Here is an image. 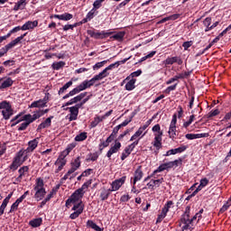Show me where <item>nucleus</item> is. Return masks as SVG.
<instances>
[{
    "label": "nucleus",
    "mask_w": 231,
    "mask_h": 231,
    "mask_svg": "<svg viewBox=\"0 0 231 231\" xmlns=\"http://www.w3.org/2000/svg\"><path fill=\"white\" fill-rule=\"evenodd\" d=\"M185 137L187 140H198V138H208V134H187Z\"/></svg>",
    "instance_id": "18"
},
{
    "label": "nucleus",
    "mask_w": 231,
    "mask_h": 231,
    "mask_svg": "<svg viewBox=\"0 0 231 231\" xmlns=\"http://www.w3.org/2000/svg\"><path fill=\"white\" fill-rule=\"evenodd\" d=\"M39 26V22L37 20L32 22L28 21L22 26V31L26 32V30H33Z\"/></svg>",
    "instance_id": "16"
},
{
    "label": "nucleus",
    "mask_w": 231,
    "mask_h": 231,
    "mask_svg": "<svg viewBox=\"0 0 231 231\" xmlns=\"http://www.w3.org/2000/svg\"><path fill=\"white\" fill-rule=\"evenodd\" d=\"M163 171H169L167 168V162L161 164L156 170L155 172H163Z\"/></svg>",
    "instance_id": "59"
},
{
    "label": "nucleus",
    "mask_w": 231,
    "mask_h": 231,
    "mask_svg": "<svg viewBox=\"0 0 231 231\" xmlns=\"http://www.w3.org/2000/svg\"><path fill=\"white\" fill-rule=\"evenodd\" d=\"M17 210H19V204L16 202H14L9 210V214H12L13 212H17Z\"/></svg>",
    "instance_id": "60"
},
{
    "label": "nucleus",
    "mask_w": 231,
    "mask_h": 231,
    "mask_svg": "<svg viewBox=\"0 0 231 231\" xmlns=\"http://www.w3.org/2000/svg\"><path fill=\"white\" fill-rule=\"evenodd\" d=\"M192 44H194V42L192 41L184 42L182 43V48H184V50L187 51V50H189V48H190V46H192Z\"/></svg>",
    "instance_id": "64"
},
{
    "label": "nucleus",
    "mask_w": 231,
    "mask_h": 231,
    "mask_svg": "<svg viewBox=\"0 0 231 231\" xmlns=\"http://www.w3.org/2000/svg\"><path fill=\"white\" fill-rule=\"evenodd\" d=\"M131 152H133L131 150H129L128 147L126 146L121 154L122 162H124V160H125L127 157H129L131 155Z\"/></svg>",
    "instance_id": "35"
},
{
    "label": "nucleus",
    "mask_w": 231,
    "mask_h": 231,
    "mask_svg": "<svg viewBox=\"0 0 231 231\" xmlns=\"http://www.w3.org/2000/svg\"><path fill=\"white\" fill-rule=\"evenodd\" d=\"M12 107V104H10V102L5 100V101H2L0 103V109H3V111L5 109H10Z\"/></svg>",
    "instance_id": "45"
},
{
    "label": "nucleus",
    "mask_w": 231,
    "mask_h": 231,
    "mask_svg": "<svg viewBox=\"0 0 231 231\" xmlns=\"http://www.w3.org/2000/svg\"><path fill=\"white\" fill-rule=\"evenodd\" d=\"M87 226H88V228H92V230H95V231H104V229L101 228L100 226H98V225H97V223H94L93 220H88Z\"/></svg>",
    "instance_id": "26"
},
{
    "label": "nucleus",
    "mask_w": 231,
    "mask_h": 231,
    "mask_svg": "<svg viewBox=\"0 0 231 231\" xmlns=\"http://www.w3.org/2000/svg\"><path fill=\"white\" fill-rule=\"evenodd\" d=\"M34 189H45L44 188V180L41 178L36 180V185L33 188Z\"/></svg>",
    "instance_id": "40"
},
{
    "label": "nucleus",
    "mask_w": 231,
    "mask_h": 231,
    "mask_svg": "<svg viewBox=\"0 0 231 231\" xmlns=\"http://www.w3.org/2000/svg\"><path fill=\"white\" fill-rule=\"evenodd\" d=\"M30 171L29 166H23L18 170L19 176L15 179V182H14V185H17V183H21L23 181V176L26 174Z\"/></svg>",
    "instance_id": "13"
},
{
    "label": "nucleus",
    "mask_w": 231,
    "mask_h": 231,
    "mask_svg": "<svg viewBox=\"0 0 231 231\" xmlns=\"http://www.w3.org/2000/svg\"><path fill=\"white\" fill-rule=\"evenodd\" d=\"M231 207V200H227L223 207L220 208L219 212L220 214H223L225 212H226V210H228V208H230Z\"/></svg>",
    "instance_id": "44"
},
{
    "label": "nucleus",
    "mask_w": 231,
    "mask_h": 231,
    "mask_svg": "<svg viewBox=\"0 0 231 231\" xmlns=\"http://www.w3.org/2000/svg\"><path fill=\"white\" fill-rule=\"evenodd\" d=\"M88 138V133L83 132L75 137V142H84Z\"/></svg>",
    "instance_id": "34"
},
{
    "label": "nucleus",
    "mask_w": 231,
    "mask_h": 231,
    "mask_svg": "<svg viewBox=\"0 0 231 231\" xmlns=\"http://www.w3.org/2000/svg\"><path fill=\"white\" fill-rule=\"evenodd\" d=\"M162 136L163 135H162L161 133L154 134V139L153 142L152 143V145H153V147H155L157 151H160V149L163 147V145L162 144Z\"/></svg>",
    "instance_id": "10"
},
{
    "label": "nucleus",
    "mask_w": 231,
    "mask_h": 231,
    "mask_svg": "<svg viewBox=\"0 0 231 231\" xmlns=\"http://www.w3.org/2000/svg\"><path fill=\"white\" fill-rule=\"evenodd\" d=\"M102 122V119H100V116H96L94 120L90 123V127L93 129L98 125Z\"/></svg>",
    "instance_id": "48"
},
{
    "label": "nucleus",
    "mask_w": 231,
    "mask_h": 231,
    "mask_svg": "<svg viewBox=\"0 0 231 231\" xmlns=\"http://www.w3.org/2000/svg\"><path fill=\"white\" fill-rule=\"evenodd\" d=\"M219 113V109L211 110L206 116L207 118H213V116H217Z\"/></svg>",
    "instance_id": "58"
},
{
    "label": "nucleus",
    "mask_w": 231,
    "mask_h": 231,
    "mask_svg": "<svg viewBox=\"0 0 231 231\" xmlns=\"http://www.w3.org/2000/svg\"><path fill=\"white\" fill-rule=\"evenodd\" d=\"M162 63L166 68L167 66H172V64H178L179 66H181V64H183V60L180 56L168 57L165 60L162 61Z\"/></svg>",
    "instance_id": "5"
},
{
    "label": "nucleus",
    "mask_w": 231,
    "mask_h": 231,
    "mask_svg": "<svg viewBox=\"0 0 231 231\" xmlns=\"http://www.w3.org/2000/svg\"><path fill=\"white\" fill-rule=\"evenodd\" d=\"M39 145V137L29 141L28 142V147L26 150H24V152H33L35 149H37V146Z\"/></svg>",
    "instance_id": "14"
},
{
    "label": "nucleus",
    "mask_w": 231,
    "mask_h": 231,
    "mask_svg": "<svg viewBox=\"0 0 231 231\" xmlns=\"http://www.w3.org/2000/svg\"><path fill=\"white\" fill-rule=\"evenodd\" d=\"M106 77H109V73H106V71L103 70L92 79H94V82H97V80H102V79H106Z\"/></svg>",
    "instance_id": "32"
},
{
    "label": "nucleus",
    "mask_w": 231,
    "mask_h": 231,
    "mask_svg": "<svg viewBox=\"0 0 231 231\" xmlns=\"http://www.w3.org/2000/svg\"><path fill=\"white\" fill-rule=\"evenodd\" d=\"M195 118H196V116L195 115H191L189 116V119L183 123V127L185 129H187V127H189L192 124V122H194Z\"/></svg>",
    "instance_id": "47"
},
{
    "label": "nucleus",
    "mask_w": 231,
    "mask_h": 231,
    "mask_svg": "<svg viewBox=\"0 0 231 231\" xmlns=\"http://www.w3.org/2000/svg\"><path fill=\"white\" fill-rule=\"evenodd\" d=\"M69 110L70 116L69 117V122H73V120H77L79 116V110L76 106L67 107Z\"/></svg>",
    "instance_id": "19"
},
{
    "label": "nucleus",
    "mask_w": 231,
    "mask_h": 231,
    "mask_svg": "<svg viewBox=\"0 0 231 231\" xmlns=\"http://www.w3.org/2000/svg\"><path fill=\"white\" fill-rule=\"evenodd\" d=\"M140 75H142V69L134 71L130 74V76L126 77V79L124 80V82H125V80H131V77H132V79H134V77H140Z\"/></svg>",
    "instance_id": "39"
},
{
    "label": "nucleus",
    "mask_w": 231,
    "mask_h": 231,
    "mask_svg": "<svg viewBox=\"0 0 231 231\" xmlns=\"http://www.w3.org/2000/svg\"><path fill=\"white\" fill-rule=\"evenodd\" d=\"M2 115L5 120H10L11 116H14V108L11 106V108L2 110Z\"/></svg>",
    "instance_id": "22"
},
{
    "label": "nucleus",
    "mask_w": 231,
    "mask_h": 231,
    "mask_svg": "<svg viewBox=\"0 0 231 231\" xmlns=\"http://www.w3.org/2000/svg\"><path fill=\"white\" fill-rule=\"evenodd\" d=\"M88 156L89 158L87 159V162H97V160H98L99 154L97 152H96L94 153H89Z\"/></svg>",
    "instance_id": "46"
},
{
    "label": "nucleus",
    "mask_w": 231,
    "mask_h": 231,
    "mask_svg": "<svg viewBox=\"0 0 231 231\" xmlns=\"http://www.w3.org/2000/svg\"><path fill=\"white\" fill-rule=\"evenodd\" d=\"M82 198H84L83 193H80L76 189L70 197L66 200L65 207L69 208L73 205L71 210L73 213L69 215V219H77L84 212V202H82Z\"/></svg>",
    "instance_id": "1"
},
{
    "label": "nucleus",
    "mask_w": 231,
    "mask_h": 231,
    "mask_svg": "<svg viewBox=\"0 0 231 231\" xmlns=\"http://www.w3.org/2000/svg\"><path fill=\"white\" fill-rule=\"evenodd\" d=\"M129 133H131V130L126 129L123 134H121L116 140L115 142H122V140H124V137L127 136V134H129Z\"/></svg>",
    "instance_id": "51"
},
{
    "label": "nucleus",
    "mask_w": 231,
    "mask_h": 231,
    "mask_svg": "<svg viewBox=\"0 0 231 231\" xmlns=\"http://www.w3.org/2000/svg\"><path fill=\"white\" fill-rule=\"evenodd\" d=\"M91 183H93V180H88L87 182H85L81 188L78 189V191H79L81 194H86V189H89V186L91 185Z\"/></svg>",
    "instance_id": "30"
},
{
    "label": "nucleus",
    "mask_w": 231,
    "mask_h": 231,
    "mask_svg": "<svg viewBox=\"0 0 231 231\" xmlns=\"http://www.w3.org/2000/svg\"><path fill=\"white\" fill-rule=\"evenodd\" d=\"M109 62V60H105L103 61L97 62L93 66L94 71H97V69H100V68H104L105 64H107Z\"/></svg>",
    "instance_id": "36"
},
{
    "label": "nucleus",
    "mask_w": 231,
    "mask_h": 231,
    "mask_svg": "<svg viewBox=\"0 0 231 231\" xmlns=\"http://www.w3.org/2000/svg\"><path fill=\"white\" fill-rule=\"evenodd\" d=\"M182 217H187L188 219H190V206L186 207L185 212L182 215Z\"/></svg>",
    "instance_id": "62"
},
{
    "label": "nucleus",
    "mask_w": 231,
    "mask_h": 231,
    "mask_svg": "<svg viewBox=\"0 0 231 231\" xmlns=\"http://www.w3.org/2000/svg\"><path fill=\"white\" fill-rule=\"evenodd\" d=\"M88 96V92L80 93L79 95L76 96L75 97L71 98L69 101L65 103V106H73V104H77L81 102L86 97Z\"/></svg>",
    "instance_id": "8"
},
{
    "label": "nucleus",
    "mask_w": 231,
    "mask_h": 231,
    "mask_svg": "<svg viewBox=\"0 0 231 231\" xmlns=\"http://www.w3.org/2000/svg\"><path fill=\"white\" fill-rule=\"evenodd\" d=\"M106 0H96L93 3V8L94 10H98L99 8H102V3H104Z\"/></svg>",
    "instance_id": "52"
},
{
    "label": "nucleus",
    "mask_w": 231,
    "mask_h": 231,
    "mask_svg": "<svg viewBox=\"0 0 231 231\" xmlns=\"http://www.w3.org/2000/svg\"><path fill=\"white\" fill-rule=\"evenodd\" d=\"M134 185H136L137 181H140L143 178V171H142V166H138L134 173Z\"/></svg>",
    "instance_id": "17"
},
{
    "label": "nucleus",
    "mask_w": 231,
    "mask_h": 231,
    "mask_svg": "<svg viewBox=\"0 0 231 231\" xmlns=\"http://www.w3.org/2000/svg\"><path fill=\"white\" fill-rule=\"evenodd\" d=\"M69 154V152L65 149L63 152H61L58 160H60L61 162H66V156H68Z\"/></svg>",
    "instance_id": "57"
},
{
    "label": "nucleus",
    "mask_w": 231,
    "mask_h": 231,
    "mask_svg": "<svg viewBox=\"0 0 231 231\" xmlns=\"http://www.w3.org/2000/svg\"><path fill=\"white\" fill-rule=\"evenodd\" d=\"M97 14H98V12L96 13L95 9H91L86 15L87 19H88V21H91V19H93L95 17V15H97Z\"/></svg>",
    "instance_id": "55"
},
{
    "label": "nucleus",
    "mask_w": 231,
    "mask_h": 231,
    "mask_svg": "<svg viewBox=\"0 0 231 231\" xmlns=\"http://www.w3.org/2000/svg\"><path fill=\"white\" fill-rule=\"evenodd\" d=\"M136 84V79H130L126 84H125V89L126 91H133L134 89Z\"/></svg>",
    "instance_id": "31"
},
{
    "label": "nucleus",
    "mask_w": 231,
    "mask_h": 231,
    "mask_svg": "<svg viewBox=\"0 0 231 231\" xmlns=\"http://www.w3.org/2000/svg\"><path fill=\"white\" fill-rule=\"evenodd\" d=\"M163 181H165V180L163 178H161L158 180H154V179L151 180V183H153L154 187H160V185H162V183H163Z\"/></svg>",
    "instance_id": "53"
},
{
    "label": "nucleus",
    "mask_w": 231,
    "mask_h": 231,
    "mask_svg": "<svg viewBox=\"0 0 231 231\" xmlns=\"http://www.w3.org/2000/svg\"><path fill=\"white\" fill-rule=\"evenodd\" d=\"M32 116L30 114L22 116V120H23V122H29V125L33 124V122H32Z\"/></svg>",
    "instance_id": "63"
},
{
    "label": "nucleus",
    "mask_w": 231,
    "mask_h": 231,
    "mask_svg": "<svg viewBox=\"0 0 231 231\" xmlns=\"http://www.w3.org/2000/svg\"><path fill=\"white\" fill-rule=\"evenodd\" d=\"M71 86H73V81L69 80L60 88V90L58 91V95H64V93H66V91L69 89V88H71Z\"/></svg>",
    "instance_id": "27"
},
{
    "label": "nucleus",
    "mask_w": 231,
    "mask_h": 231,
    "mask_svg": "<svg viewBox=\"0 0 231 231\" xmlns=\"http://www.w3.org/2000/svg\"><path fill=\"white\" fill-rule=\"evenodd\" d=\"M109 191H106V189H103L99 195V198L101 201H106V199H109Z\"/></svg>",
    "instance_id": "42"
},
{
    "label": "nucleus",
    "mask_w": 231,
    "mask_h": 231,
    "mask_svg": "<svg viewBox=\"0 0 231 231\" xmlns=\"http://www.w3.org/2000/svg\"><path fill=\"white\" fill-rule=\"evenodd\" d=\"M119 63L118 62H115L110 64L108 67H106L105 69H103V71H105V73H109L107 71H110L111 69H115V68H118Z\"/></svg>",
    "instance_id": "54"
},
{
    "label": "nucleus",
    "mask_w": 231,
    "mask_h": 231,
    "mask_svg": "<svg viewBox=\"0 0 231 231\" xmlns=\"http://www.w3.org/2000/svg\"><path fill=\"white\" fill-rule=\"evenodd\" d=\"M156 55V51H151L148 55L141 58L138 61L139 64H142V62H144V60H147V59H152Z\"/></svg>",
    "instance_id": "33"
},
{
    "label": "nucleus",
    "mask_w": 231,
    "mask_h": 231,
    "mask_svg": "<svg viewBox=\"0 0 231 231\" xmlns=\"http://www.w3.org/2000/svg\"><path fill=\"white\" fill-rule=\"evenodd\" d=\"M176 132H177L176 125H170L169 131H168L169 138L172 140H176V136H178V134H176Z\"/></svg>",
    "instance_id": "23"
},
{
    "label": "nucleus",
    "mask_w": 231,
    "mask_h": 231,
    "mask_svg": "<svg viewBox=\"0 0 231 231\" xmlns=\"http://www.w3.org/2000/svg\"><path fill=\"white\" fill-rule=\"evenodd\" d=\"M80 157H77L73 162H71L70 165L71 167H74V169H77L79 171V169H80Z\"/></svg>",
    "instance_id": "37"
},
{
    "label": "nucleus",
    "mask_w": 231,
    "mask_h": 231,
    "mask_svg": "<svg viewBox=\"0 0 231 231\" xmlns=\"http://www.w3.org/2000/svg\"><path fill=\"white\" fill-rule=\"evenodd\" d=\"M65 64L66 63L64 61L54 62L51 65L52 66V69H55L56 71H59V69H60V68H64Z\"/></svg>",
    "instance_id": "38"
},
{
    "label": "nucleus",
    "mask_w": 231,
    "mask_h": 231,
    "mask_svg": "<svg viewBox=\"0 0 231 231\" xmlns=\"http://www.w3.org/2000/svg\"><path fill=\"white\" fill-rule=\"evenodd\" d=\"M125 180H127V176H123L120 179L115 180L111 183V187H113V190H120V188L124 183H125Z\"/></svg>",
    "instance_id": "11"
},
{
    "label": "nucleus",
    "mask_w": 231,
    "mask_h": 231,
    "mask_svg": "<svg viewBox=\"0 0 231 231\" xmlns=\"http://www.w3.org/2000/svg\"><path fill=\"white\" fill-rule=\"evenodd\" d=\"M0 86L2 89H6V88H12L14 86V81L12 78H7L5 80L1 81Z\"/></svg>",
    "instance_id": "25"
},
{
    "label": "nucleus",
    "mask_w": 231,
    "mask_h": 231,
    "mask_svg": "<svg viewBox=\"0 0 231 231\" xmlns=\"http://www.w3.org/2000/svg\"><path fill=\"white\" fill-rule=\"evenodd\" d=\"M172 205H174V202L172 200H168L166 202V204L164 205V207L162 208V210H164V212H169L171 207H172Z\"/></svg>",
    "instance_id": "56"
},
{
    "label": "nucleus",
    "mask_w": 231,
    "mask_h": 231,
    "mask_svg": "<svg viewBox=\"0 0 231 231\" xmlns=\"http://www.w3.org/2000/svg\"><path fill=\"white\" fill-rule=\"evenodd\" d=\"M26 5H28L26 0H20L14 5L13 10L14 12H19V10H24L26 8Z\"/></svg>",
    "instance_id": "21"
},
{
    "label": "nucleus",
    "mask_w": 231,
    "mask_h": 231,
    "mask_svg": "<svg viewBox=\"0 0 231 231\" xmlns=\"http://www.w3.org/2000/svg\"><path fill=\"white\" fill-rule=\"evenodd\" d=\"M28 125H30V122H23L18 126V131H26L28 128Z\"/></svg>",
    "instance_id": "61"
},
{
    "label": "nucleus",
    "mask_w": 231,
    "mask_h": 231,
    "mask_svg": "<svg viewBox=\"0 0 231 231\" xmlns=\"http://www.w3.org/2000/svg\"><path fill=\"white\" fill-rule=\"evenodd\" d=\"M36 192L34 194V198L37 201H41L42 199H44V196H46V189H34Z\"/></svg>",
    "instance_id": "20"
},
{
    "label": "nucleus",
    "mask_w": 231,
    "mask_h": 231,
    "mask_svg": "<svg viewBox=\"0 0 231 231\" xmlns=\"http://www.w3.org/2000/svg\"><path fill=\"white\" fill-rule=\"evenodd\" d=\"M51 120H53V116H50L48 118H46L43 122H42L37 128V133H41L42 129H46L48 127H51Z\"/></svg>",
    "instance_id": "9"
},
{
    "label": "nucleus",
    "mask_w": 231,
    "mask_h": 231,
    "mask_svg": "<svg viewBox=\"0 0 231 231\" xmlns=\"http://www.w3.org/2000/svg\"><path fill=\"white\" fill-rule=\"evenodd\" d=\"M120 149H122V143L118 141H115V144L111 145L110 149L106 152V157H108V159L111 160V157L113 156V154H116V152H118Z\"/></svg>",
    "instance_id": "6"
},
{
    "label": "nucleus",
    "mask_w": 231,
    "mask_h": 231,
    "mask_svg": "<svg viewBox=\"0 0 231 231\" xmlns=\"http://www.w3.org/2000/svg\"><path fill=\"white\" fill-rule=\"evenodd\" d=\"M180 223L182 226V231L184 230H194V224L192 223V220L190 218L181 217Z\"/></svg>",
    "instance_id": "7"
},
{
    "label": "nucleus",
    "mask_w": 231,
    "mask_h": 231,
    "mask_svg": "<svg viewBox=\"0 0 231 231\" xmlns=\"http://www.w3.org/2000/svg\"><path fill=\"white\" fill-rule=\"evenodd\" d=\"M66 163H67V161H60V159H57V161L55 162V165H59V166L56 169L55 173L58 174V172H60V171L64 169V166L66 165Z\"/></svg>",
    "instance_id": "29"
},
{
    "label": "nucleus",
    "mask_w": 231,
    "mask_h": 231,
    "mask_svg": "<svg viewBox=\"0 0 231 231\" xmlns=\"http://www.w3.org/2000/svg\"><path fill=\"white\" fill-rule=\"evenodd\" d=\"M23 156H24V151L20 150L18 152H16L13 160V162L9 166V169L11 171H17V169H19V167H21V165H23Z\"/></svg>",
    "instance_id": "3"
},
{
    "label": "nucleus",
    "mask_w": 231,
    "mask_h": 231,
    "mask_svg": "<svg viewBox=\"0 0 231 231\" xmlns=\"http://www.w3.org/2000/svg\"><path fill=\"white\" fill-rule=\"evenodd\" d=\"M152 133H155V134H160L161 133L162 136H163V131H162V127L158 124L152 128Z\"/></svg>",
    "instance_id": "50"
},
{
    "label": "nucleus",
    "mask_w": 231,
    "mask_h": 231,
    "mask_svg": "<svg viewBox=\"0 0 231 231\" xmlns=\"http://www.w3.org/2000/svg\"><path fill=\"white\" fill-rule=\"evenodd\" d=\"M180 79H183V74H178L174 76L173 78L170 79L168 81H166V84L169 86L172 84V82H176V80H180Z\"/></svg>",
    "instance_id": "43"
},
{
    "label": "nucleus",
    "mask_w": 231,
    "mask_h": 231,
    "mask_svg": "<svg viewBox=\"0 0 231 231\" xmlns=\"http://www.w3.org/2000/svg\"><path fill=\"white\" fill-rule=\"evenodd\" d=\"M48 97L45 96L42 99L32 102L30 107H48Z\"/></svg>",
    "instance_id": "12"
},
{
    "label": "nucleus",
    "mask_w": 231,
    "mask_h": 231,
    "mask_svg": "<svg viewBox=\"0 0 231 231\" xmlns=\"http://www.w3.org/2000/svg\"><path fill=\"white\" fill-rule=\"evenodd\" d=\"M124 37H125V32L121 31L113 36L110 37V39H114L115 41H118L119 42L124 41Z\"/></svg>",
    "instance_id": "28"
},
{
    "label": "nucleus",
    "mask_w": 231,
    "mask_h": 231,
    "mask_svg": "<svg viewBox=\"0 0 231 231\" xmlns=\"http://www.w3.org/2000/svg\"><path fill=\"white\" fill-rule=\"evenodd\" d=\"M26 35H28V32H25V33L22 34L21 36L17 37L16 39L12 41L13 44H14V46H17V44H19V42H21V41H23V39H24L26 37Z\"/></svg>",
    "instance_id": "49"
},
{
    "label": "nucleus",
    "mask_w": 231,
    "mask_h": 231,
    "mask_svg": "<svg viewBox=\"0 0 231 231\" xmlns=\"http://www.w3.org/2000/svg\"><path fill=\"white\" fill-rule=\"evenodd\" d=\"M88 88H89V87L88 86V79H86L83 82H81L78 87L74 88L68 94H66L62 97V100H66V98H69V97H75V95H79V93Z\"/></svg>",
    "instance_id": "2"
},
{
    "label": "nucleus",
    "mask_w": 231,
    "mask_h": 231,
    "mask_svg": "<svg viewBox=\"0 0 231 231\" xmlns=\"http://www.w3.org/2000/svg\"><path fill=\"white\" fill-rule=\"evenodd\" d=\"M41 225H42V217L34 218L29 222V226L32 228H39Z\"/></svg>",
    "instance_id": "24"
},
{
    "label": "nucleus",
    "mask_w": 231,
    "mask_h": 231,
    "mask_svg": "<svg viewBox=\"0 0 231 231\" xmlns=\"http://www.w3.org/2000/svg\"><path fill=\"white\" fill-rule=\"evenodd\" d=\"M59 19L60 21H71L73 19V14L69 13H64L62 14H53L51 19Z\"/></svg>",
    "instance_id": "15"
},
{
    "label": "nucleus",
    "mask_w": 231,
    "mask_h": 231,
    "mask_svg": "<svg viewBox=\"0 0 231 231\" xmlns=\"http://www.w3.org/2000/svg\"><path fill=\"white\" fill-rule=\"evenodd\" d=\"M167 212L162 209L161 214L158 215L156 223H162L165 217H167Z\"/></svg>",
    "instance_id": "41"
},
{
    "label": "nucleus",
    "mask_w": 231,
    "mask_h": 231,
    "mask_svg": "<svg viewBox=\"0 0 231 231\" xmlns=\"http://www.w3.org/2000/svg\"><path fill=\"white\" fill-rule=\"evenodd\" d=\"M88 35L92 37L93 39H106V37H109L110 35H113L115 33L114 32H107V31H95V30H88L87 31Z\"/></svg>",
    "instance_id": "4"
}]
</instances>
